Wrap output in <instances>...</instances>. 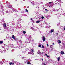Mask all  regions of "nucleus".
I'll list each match as a JSON object with an SVG mask.
<instances>
[{"instance_id": "obj_58", "label": "nucleus", "mask_w": 65, "mask_h": 65, "mask_svg": "<svg viewBox=\"0 0 65 65\" xmlns=\"http://www.w3.org/2000/svg\"><path fill=\"white\" fill-rule=\"evenodd\" d=\"M50 7V6H49V7Z\"/></svg>"}, {"instance_id": "obj_45", "label": "nucleus", "mask_w": 65, "mask_h": 65, "mask_svg": "<svg viewBox=\"0 0 65 65\" xmlns=\"http://www.w3.org/2000/svg\"><path fill=\"white\" fill-rule=\"evenodd\" d=\"M57 10V11H58V10H59V9H58L57 10Z\"/></svg>"}, {"instance_id": "obj_54", "label": "nucleus", "mask_w": 65, "mask_h": 65, "mask_svg": "<svg viewBox=\"0 0 65 65\" xmlns=\"http://www.w3.org/2000/svg\"><path fill=\"white\" fill-rule=\"evenodd\" d=\"M2 64H3V63H2Z\"/></svg>"}, {"instance_id": "obj_26", "label": "nucleus", "mask_w": 65, "mask_h": 65, "mask_svg": "<svg viewBox=\"0 0 65 65\" xmlns=\"http://www.w3.org/2000/svg\"><path fill=\"white\" fill-rule=\"evenodd\" d=\"M43 54V52H42V53H41L40 54V55H42Z\"/></svg>"}, {"instance_id": "obj_23", "label": "nucleus", "mask_w": 65, "mask_h": 65, "mask_svg": "<svg viewBox=\"0 0 65 65\" xmlns=\"http://www.w3.org/2000/svg\"><path fill=\"white\" fill-rule=\"evenodd\" d=\"M57 1L59 2H61V1L60 0H57Z\"/></svg>"}, {"instance_id": "obj_25", "label": "nucleus", "mask_w": 65, "mask_h": 65, "mask_svg": "<svg viewBox=\"0 0 65 65\" xmlns=\"http://www.w3.org/2000/svg\"><path fill=\"white\" fill-rule=\"evenodd\" d=\"M42 47L43 48H44V46H43V45L42 46Z\"/></svg>"}, {"instance_id": "obj_53", "label": "nucleus", "mask_w": 65, "mask_h": 65, "mask_svg": "<svg viewBox=\"0 0 65 65\" xmlns=\"http://www.w3.org/2000/svg\"><path fill=\"white\" fill-rule=\"evenodd\" d=\"M12 45H13V44H12Z\"/></svg>"}, {"instance_id": "obj_47", "label": "nucleus", "mask_w": 65, "mask_h": 65, "mask_svg": "<svg viewBox=\"0 0 65 65\" xmlns=\"http://www.w3.org/2000/svg\"><path fill=\"white\" fill-rule=\"evenodd\" d=\"M56 34H57V35H58V33H57Z\"/></svg>"}, {"instance_id": "obj_31", "label": "nucleus", "mask_w": 65, "mask_h": 65, "mask_svg": "<svg viewBox=\"0 0 65 65\" xmlns=\"http://www.w3.org/2000/svg\"><path fill=\"white\" fill-rule=\"evenodd\" d=\"M34 29V28L33 27H31V29H32V30H33V29Z\"/></svg>"}, {"instance_id": "obj_5", "label": "nucleus", "mask_w": 65, "mask_h": 65, "mask_svg": "<svg viewBox=\"0 0 65 65\" xmlns=\"http://www.w3.org/2000/svg\"><path fill=\"white\" fill-rule=\"evenodd\" d=\"M14 62H10L9 63V64L10 65H14Z\"/></svg>"}, {"instance_id": "obj_14", "label": "nucleus", "mask_w": 65, "mask_h": 65, "mask_svg": "<svg viewBox=\"0 0 65 65\" xmlns=\"http://www.w3.org/2000/svg\"><path fill=\"white\" fill-rule=\"evenodd\" d=\"M31 64V63H30V62H27V64Z\"/></svg>"}, {"instance_id": "obj_52", "label": "nucleus", "mask_w": 65, "mask_h": 65, "mask_svg": "<svg viewBox=\"0 0 65 65\" xmlns=\"http://www.w3.org/2000/svg\"><path fill=\"white\" fill-rule=\"evenodd\" d=\"M15 25V24H14L13 25Z\"/></svg>"}, {"instance_id": "obj_3", "label": "nucleus", "mask_w": 65, "mask_h": 65, "mask_svg": "<svg viewBox=\"0 0 65 65\" xmlns=\"http://www.w3.org/2000/svg\"><path fill=\"white\" fill-rule=\"evenodd\" d=\"M34 49H31V53H33V52H34Z\"/></svg>"}, {"instance_id": "obj_20", "label": "nucleus", "mask_w": 65, "mask_h": 65, "mask_svg": "<svg viewBox=\"0 0 65 65\" xmlns=\"http://www.w3.org/2000/svg\"><path fill=\"white\" fill-rule=\"evenodd\" d=\"M31 4H33V5H34V3H33V2H31Z\"/></svg>"}, {"instance_id": "obj_40", "label": "nucleus", "mask_w": 65, "mask_h": 65, "mask_svg": "<svg viewBox=\"0 0 65 65\" xmlns=\"http://www.w3.org/2000/svg\"><path fill=\"white\" fill-rule=\"evenodd\" d=\"M49 3V4H50L51 3H52V2H50Z\"/></svg>"}, {"instance_id": "obj_50", "label": "nucleus", "mask_w": 65, "mask_h": 65, "mask_svg": "<svg viewBox=\"0 0 65 65\" xmlns=\"http://www.w3.org/2000/svg\"><path fill=\"white\" fill-rule=\"evenodd\" d=\"M53 44H54V43H53Z\"/></svg>"}, {"instance_id": "obj_37", "label": "nucleus", "mask_w": 65, "mask_h": 65, "mask_svg": "<svg viewBox=\"0 0 65 65\" xmlns=\"http://www.w3.org/2000/svg\"><path fill=\"white\" fill-rule=\"evenodd\" d=\"M43 65H46V64H45V63H44L43 64Z\"/></svg>"}, {"instance_id": "obj_15", "label": "nucleus", "mask_w": 65, "mask_h": 65, "mask_svg": "<svg viewBox=\"0 0 65 65\" xmlns=\"http://www.w3.org/2000/svg\"><path fill=\"white\" fill-rule=\"evenodd\" d=\"M45 56H46L47 57V58H49V56H47V55L46 54H45Z\"/></svg>"}, {"instance_id": "obj_39", "label": "nucleus", "mask_w": 65, "mask_h": 65, "mask_svg": "<svg viewBox=\"0 0 65 65\" xmlns=\"http://www.w3.org/2000/svg\"><path fill=\"white\" fill-rule=\"evenodd\" d=\"M19 42H20V43H22V41H20Z\"/></svg>"}, {"instance_id": "obj_7", "label": "nucleus", "mask_w": 65, "mask_h": 65, "mask_svg": "<svg viewBox=\"0 0 65 65\" xmlns=\"http://www.w3.org/2000/svg\"><path fill=\"white\" fill-rule=\"evenodd\" d=\"M61 55H63V54H64V52H63V51H61Z\"/></svg>"}, {"instance_id": "obj_4", "label": "nucleus", "mask_w": 65, "mask_h": 65, "mask_svg": "<svg viewBox=\"0 0 65 65\" xmlns=\"http://www.w3.org/2000/svg\"><path fill=\"white\" fill-rule=\"evenodd\" d=\"M28 53V54H31L32 55H34V53H32L31 52H29Z\"/></svg>"}, {"instance_id": "obj_48", "label": "nucleus", "mask_w": 65, "mask_h": 65, "mask_svg": "<svg viewBox=\"0 0 65 65\" xmlns=\"http://www.w3.org/2000/svg\"><path fill=\"white\" fill-rule=\"evenodd\" d=\"M7 50H8V49H7Z\"/></svg>"}, {"instance_id": "obj_13", "label": "nucleus", "mask_w": 65, "mask_h": 65, "mask_svg": "<svg viewBox=\"0 0 65 65\" xmlns=\"http://www.w3.org/2000/svg\"><path fill=\"white\" fill-rule=\"evenodd\" d=\"M57 15L58 17H60V15L59 14L57 13Z\"/></svg>"}, {"instance_id": "obj_12", "label": "nucleus", "mask_w": 65, "mask_h": 65, "mask_svg": "<svg viewBox=\"0 0 65 65\" xmlns=\"http://www.w3.org/2000/svg\"><path fill=\"white\" fill-rule=\"evenodd\" d=\"M36 23H40V21H36Z\"/></svg>"}, {"instance_id": "obj_24", "label": "nucleus", "mask_w": 65, "mask_h": 65, "mask_svg": "<svg viewBox=\"0 0 65 65\" xmlns=\"http://www.w3.org/2000/svg\"><path fill=\"white\" fill-rule=\"evenodd\" d=\"M25 58V57H22V59H24Z\"/></svg>"}, {"instance_id": "obj_1", "label": "nucleus", "mask_w": 65, "mask_h": 65, "mask_svg": "<svg viewBox=\"0 0 65 65\" xmlns=\"http://www.w3.org/2000/svg\"><path fill=\"white\" fill-rule=\"evenodd\" d=\"M3 25L4 29H6V23H4Z\"/></svg>"}, {"instance_id": "obj_60", "label": "nucleus", "mask_w": 65, "mask_h": 65, "mask_svg": "<svg viewBox=\"0 0 65 65\" xmlns=\"http://www.w3.org/2000/svg\"><path fill=\"white\" fill-rule=\"evenodd\" d=\"M15 48H17V47H15Z\"/></svg>"}, {"instance_id": "obj_29", "label": "nucleus", "mask_w": 65, "mask_h": 65, "mask_svg": "<svg viewBox=\"0 0 65 65\" xmlns=\"http://www.w3.org/2000/svg\"><path fill=\"white\" fill-rule=\"evenodd\" d=\"M53 47V45H51L50 46V47Z\"/></svg>"}, {"instance_id": "obj_43", "label": "nucleus", "mask_w": 65, "mask_h": 65, "mask_svg": "<svg viewBox=\"0 0 65 65\" xmlns=\"http://www.w3.org/2000/svg\"><path fill=\"white\" fill-rule=\"evenodd\" d=\"M29 7L28 6V7H27V8H29Z\"/></svg>"}, {"instance_id": "obj_6", "label": "nucleus", "mask_w": 65, "mask_h": 65, "mask_svg": "<svg viewBox=\"0 0 65 65\" xmlns=\"http://www.w3.org/2000/svg\"><path fill=\"white\" fill-rule=\"evenodd\" d=\"M37 53L38 54L40 55L41 53L40 52V51L39 50H38Z\"/></svg>"}, {"instance_id": "obj_41", "label": "nucleus", "mask_w": 65, "mask_h": 65, "mask_svg": "<svg viewBox=\"0 0 65 65\" xmlns=\"http://www.w3.org/2000/svg\"><path fill=\"white\" fill-rule=\"evenodd\" d=\"M4 46H6V45L5 44H4Z\"/></svg>"}, {"instance_id": "obj_28", "label": "nucleus", "mask_w": 65, "mask_h": 65, "mask_svg": "<svg viewBox=\"0 0 65 65\" xmlns=\"http://www.w3.org/2000/svg\"><path fill=\"white\" fill-rule=\"evenodd\" d=\"M41 18L42 19H44V18L43 17H42Z\"/></svg>"}, {"instance_id": "obj_34", "label": "nucleus", "mask_w": 65, "mask_h": 65, "mask_svg": "<svg viewBox=\"0 0 65 65\" xmlns=\"http://www.w3.org/2000/svg\"><path fill=\"white\" fill-rule=\"evenodd\" d=\"M45 10H46V11H48V10H47V9H45Z\"/></svg>"}, {"instance_id": "obj_59", "label": "nucleus", "mask_w": 65, "mask_h": 65, "mask_svg": "<svg viewBox=\"0 0 65 65\" xmlns=\"http://www.w3.org/2000/svg\"><path fill=\"white\" fill-rule=\"evenodd\" d=\"M58 32H59V31H58Z\"/></svg>"}, {"instance_id": "obj_35", "label": "nucleus", "mask_w": 65, "mask_h": 65, "mask_svg": "<svg viewBox=\"0 0 65 65\" xmlns=\"http://www.w3.org/2000/svg\"><path fill=\"white\" fill-rule=\"evenodd\" d=\"M53 10L54 11H55V9L54 8L53 9Z\"/></svg>"}, {"instance_id": "obj_42", "label": "nucleus", "mask_w": 65, "mask_h": 65, "mask_svg": "<svg viewBox=\"0 0 65 65\" xmlns=\"http://www.w3.org/2000/svg\"><path fill=\"white\" fill-rule=\"evenodd\" d=\"M47 46H48V44H47Z\"/></svg>"}, {"instance_id": "obj_56", "label": "nucleus", "mask_w": 65, "mask_h": 65, "mask_svg": "<svg viewBox=\"0 0 65 65\" xmlns=\"http://www.w3.org/2000/svg\"><path fill=\"white\" fill-rule=\"evenodd\" d=\"M8 12H6L7 13Z\"/></svg>"}, {"instance_id": "obj_49", "label": "nucleus", "mask_w": 65, "mask_h": 65, "mask_svg": "<svg viewBox=\"0 0 65 65\" xmlns=\"http://www.w3.org/2000/svg\"><path fill=\"white\" fill-rule=\"evenodd\" d=\"M42 61H43V59H42Z\"/></svg>"}, {"instance_id": "obj_33", "label": "nucleus", "mask_w": 65, "mask_h": 65, "mask_svg": "<svg viewBox=\"0 0 65 65\" xmlns=\"http://www.w3.org/2000/svg\"><path fill=\"white\" fill-rule=\"evenodd\" d=\"M6 51V50H4V51H3V52H5V51Z\"/></svg>"}, {"instance_id": "obj_18", "label": "nucleus", "mask_w": 65, "mask_h": 65, "mask_svg": "<svg viewBox=\"0 0 65 65\" xmlns=\"http://www.w3.org/2000/svg\"><path fill=\"white\" fill-rule=\"evenodd\" d=\"M3 43V41H1L0 42V43L1 44H2V43Z\"/></svg>"}, {"instance_id": "obj_27", "label": "nucleus", "mask_w": 65, "mask_h": 65, "mask_svg": "<svg viewBox=\"0 0 65 65\" xmlns=\"http://www.w3.org/2000/svg\"><path fill=\"white\" fill-rule=\"evenodd\" d=\"M37 30L36 29H33V31H36Z\"/></svg>"}, {"instance_id": "obj_9", "label": "nucleus", "mask_w": 65, "mask_h": 65, "mask_svg": "<svg viewBox=\"0 0 65 65\" xmlns=\"http://www.w3.org/2000/svg\"><path fill=\"white\" fill-rule=\"evenodd\" d=\"M12 38H13V39H15V37H14V35H13L12 36Z\"/></svg>"}, {"instance_id": "obj_19", "label": "nucleus", "mask_w": 65, "mask_h": 65, "mask_svg": "<svg viewBox=\"0 0 65 65\" xmlns=\"http://www.w3.org/2000/svg\"><path fill=\"white\" fill-rule=\"evenodd\" d=\"M23 33H24V34H25L26 33V31H23Z\"/></svg>"}, {"instance_id": "obj_16", "label": "nucleus", "mask_w": 65, "mask_h": 65, "mask_svg": "<svg viewBox=\"0 0 65 65\" xmlns=\"http://www.w3.org/2000/svg\"><path fill=\"white\" fill-rule=\"evenodd\" d=\"M60 57H59L57 58L58 61H59V60H60Z\"/></svg>"}, {"instance_id": "obj_30", "label": "nucleus", "mask_w": 65, "mask_h": 65, "mask_svg": "<svg viewBox=\"0 0 65 65\" xmlns=\"http://www.w3.org/2000/svg\"><path fill=\"white\" fill-rule=\"evenodd\" d=\"M26 12H28V10H27V9H26Z\"/></svg>"}, {"instance_id": "obj_8", "label": "nucleus", "mask_w": 65, "mask_h": 65, "mask_svg": "<svg viewBox=\"0 0 65 65\" xmlns=\"http://www.w3.org/2000/svg\"><path fill=\"white\" fill-rule=\"evenodd\" d=\"M54 29H52L51 30V33H52V32H54Z\"/></svg>"}, {"instance_id": "obj_36", "label": "nucleus", "mask_w": 65, "mask_h": 65, "mask_svg": "<svg viewBox=\"0 0 65 65\" xmlns=\"http://www.w3.org/2000/svg\"><path fill=\"white\" fill-rule=\"evenodd\" d=\"M31 20L33 22V20L32 19V18H31Z\"/></svg>"}, {"instance_id": "obj_57", "label": "nucleus", "mask_w": 65, "mask_h": 65, "mask_svg": "<svg viewBox=\"0 0 65 65\" xmlns=\"http://www.w3.org/2000/svg\"><path fill=\"white\" fill-rule=\"evenodd\" d=\"M4 40H5V39Z\"/></svg>"}, {"instance_id": "obj_17", "label": "nucleus", "mask_w": 65, "mask_h": 65, "mask_svg": "<svg viewBox=\"0 0 65 65\" xmlns=\"http://www.w3.org/2000/svg\"><path fill=\"white\" fill-rule=\"evenodd\" d=\"M2 47L3 48H4L5 47L3 46H2Z\"/></svg>"}, {"instance_id": "obj_22", "label": "nucleus", "mask_w": 65, "mask_h": 65, "mask_svg": "<svg viewBox=\"0 0 65 65\" xmlns=\"http://www.w3.org/2000/svg\"><path fill=\"white\" fill-rule=\"evenodd\" d=\"M26 51H28V50H29V49L28 48H27L26 49Z\"/></svg>"}, {"instance_id": "obj_51", "label": "nucleus", "mask_w": 65, "mask_h": 65, "mask_svg": "<svg viewBox=\"0 0 65 65\" xmlns=\"http://www.w3.org/2000/svg\"><path fill=\"white\" fill-rule=\"evenodd\" d=\"M57 3H55V4H56Z\"/></svg>"}, {"instance_id": "obj_10", "label": "nucleus", "mask_w": 65, "mask_h": 65, "mask_svg": "<svg viewBox=\"0 0 65 65\" xmlns=\"http://www.w3.org/2000/svg\"><path fill=\"white\" fill-rule=\"evenodd\" d=\"M58 43H61V41L60 40H58Z\"/></svg>"}, {"instance_id": "obj_11", "label": "nucleus", "mask_w": 65, "mask_h": 65, "mask_svg": "<svg viewBox=\"0 0 65 65\" xmlns=\"http://www.w3.org/2000/svg\"><path fill=\"white\" fill-rule=\"evenodd\" d=\"M27 60L26 59H25V60L24 61L25 62V63L26 62H27Z\"/></svg>"}, {"instance_id": "obj_44", "label": "nucleus", "mask_w": 65, "mask_h": 65, "mask_svg": "<svg viewBox=\"0 0 65 65\" xmlns=\"http://www.w3.org/2000/svg\"><path fill=\"white\" fill-rule=\"evenodd\" d=\"M32 41H34V40H32Z\"/></svg>"}, {"instance_id": "obj_38", "label": "nucleus", "mask_w": 65, "mask_h": 65, "mask_svg": "<svg viewBox=\"0 0 65 65\" xmlns=\"http://www.w3.org/2000/svg\"><path fill=\"white\" fill-rule=\"evenodd\" d=\"M13 11H15V10L14 9H13Z\"/></svg>"}, {"instance_id": "obj_32", "label": "nucleus", "mask_w": 65, "mask_h": 65, "mask_svg": "<svg viewBox=\"0 0 65 65\" xmlns=\"http://www.w3.org/2000/svg\"><path fill=\"white\" fill-rule=\"evenodd\" d=\"M57 26H59V23H57Z\"/></svg>"}, {"instance_id": "obj_55", "label": "nucleus", "mask_w": 65, "mask_h": 65, "mask_svg": "<svg viewBox=\"0 0 65 65\" xmlns=\"http://www.w3.org/2000/svg\"><path fill=\"white\" fill-rule=\"evenodd\" d=\"M16 0V1H17V0Z\"/></svg>"}, {"instance_id": "obj_46", "label": "nucleus", "mask_w": 65, "mask_h": 65, "mask_svg": "<svg viewBox=\"0 0 65 65\" xmlns=\"http://www.w3.org/2000/svg\"><path fill=\"white\" fill-rule=\"evenodd\" d=\"M10 7H12V6H10Z\"/></svg>"}, {"instance_id": "obj_61", "label": "nucleus", "mask_w": 65, "mask_h": 65, "mask_svg": "<svg viewBox=\"0 0 65 65\" xmlns=\"http://www.w3.org/2000/svg\"><path fill=\"white\" fill-rule=\"evenodd\" d=\"M23 0V1H24V0Z\"/></svg>"}, {"instance_id": "obj_21", "label": "nucleus", "mask_w": 65, "mask_h": 65, "mask_svg": "<svg viewBox=\"0 0 65 65\" xmlns=\"http://www.w3.org/2000/svg\"><path fill=\"white\" fill-rule=\"evenodd\" d=\"M38 46H39V47H41V45H38Z\"/></svg>"}, {"instance_id": "obj_2", "label": "nucleus", "mask_w": 65, "mask_h": 65, "mask_svg": "<svg viewBox=\"0 0 65 65\" xmlns=\"http://www.w3.org/2000/svg\"><path fill=\"white\" fill-rule=\"evenodd\" d=\"M45 37L44 36H43L41 38L44 41H45Z\"/></svg>"}]
</instances>
